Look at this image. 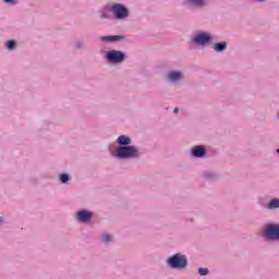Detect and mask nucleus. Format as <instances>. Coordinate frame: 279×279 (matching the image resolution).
<instances>
[{"label":"nucleus","mask_w":279,"mask_h":279,"mask_svg":"<svg viewBox=\"0 0 279 279\" xmlns=\"http://www.w3.org/2000/svg\"><path fill=\"white\" fill-rule=\"evenodd\" d=\"M166 265L169 269L182 271L189 267V257L182 253H175L167 258Z\"/></svg>","instance_id":"f257e3e1"},{"label":"nucleus","mask_w":279,"mask_h":279,"mask_svg":"<svg viewBox=\"0 0 279 279\" xmlns=\"http://www.w3.org/2000/svg\"><path fill=\"white\" fill-rule=\"evenodd\" d=\"M262 236L266 243H275V241H279V223L268 222L264 225Z\"/></svg>","instance_id":"f03ea898"},{"label":"nucleus","mask_w":279,"mask_h":279,"mask_svg":"<svg viewBox=\"0 0 279 279\" xmlns=\"http://www.w3.org/2000/svg\"><path fill=\"white\" fill-rule=\"evenodd\" d=\"M113 156L117 158H138V148L135 146H120L113 151Z\"/></svg>","instance_id":"7ed1b4c3"},{"label":"nucleus","mask_w":279,"mask_h":279,"mask_svg":"<svg viewBox=\"0 0 279 279\" xmlns=\"http://www.w3.org/2000/svg\"><path fill=\"white\" fill-rule=\"evenodd\" d=\"M111 12L119 20L128 19V14H130V11L123 4H113Z\"/></svg>","instance_id":"20e7f679"},{"label":"nucleus","mask_w":279,"mask_h":279,"mask_svg":"<svg viewBox=\"0 0 279 279\" xmlns=\"http://www.w3.org/2000/svg\"><path fill=\"white\" fill-rule=\"evenodd\" d=\"M93 217H95V214L90 210H78L76 213L78 223H88L92 221Z\"/></svg>","instance_id":"39448f33"},{"label":"nucleus","mask_w":279,"mask_h":279,"mask_svg":"<svg viewBox=\"0 0 279 279\" xmlns=\"http://www.w3.org/2000/svg\"><path fill=\"white\" fill-rule=\"evenodd\" d=\"M107 60L114 63L123 62L125 60V54L119 50H111L107 53Z\"/></svg>","instance_id":"423d86ee"},{"label":"nucleus","mask_w":279,"mask_h":279,"mask_svg":"<svg viewBox=\"0 0 279 279\" xmlns=\"http://www.w3.org/2000/svg\"><path fill=\"white\" fill-rule=\"evenodd\" d=\"M210 40H213V37L207 33H199L194 37V43H196V45H206L207 43H210Z\"/></svg>","instance_id":"0eeeda50"},{"label":"nucleus","mask_w":279,"mask_h":279,"mask_svg":"<svg viewBox=\"0 0 279 279\" xmlns=\"http://www.w3.org/2000/svg\"><path fill=\"white\" fill-rule=\"evenodd\" d=\"M206 154V148L204 146H195L192 149V156H195V158H202Z\"/></svg>","instance_id":"6e6552de"},{"label":"nucleus","mask_w":279,"mask_h":279,"mask_svg":"<svg viewBox=\"0 0 279 279\" xmlns=\"http://www.w3.org/2000/svg\"><path fill=\"white\" fill-rule=\"evenodd\" d=\"M117 143H118V145H122L123 147H125L126 145H131L132 140H130V137H128L125 135H120L117 138Z\"/></svg>","instance_id":"1a4fd4ad"},{"label":"nucleus","mask_w":279,"mask_h":279,"mask_svg":"<svg viewBox=\"0 0 279 279\" xmlns=\"http://www.w3.org/2000/svg\"><path fill=\"white\" fill-rule=\"evenodd\" d=\"M170 82H178V80H182V73L180 72H171L168 74Z\"/></svg>","instance_id":"9d476101"},{"label":"nucleus","mask_w":279,"mask_h":279,"mask_svg":"<svg viewBox=\"0 0 279 279\" xmlns=\"http://www.w3.org/2000/svg\"><path fill=\"white\" fill-rule=\"evenodd\" d=\"M190 5H196V8H202L206 5V0H186Z\"/></svg>","instance_id":"9b49d317"},{"label":"nucleus","mask_w":279,"mask_h":279,"mask_svg":"<svg viewBox=\"0 0 279 279\" xmlns=\"http://www.w3.org/2000/svg\"><path fill=\"white\" fill-rule=\"evenodd\" d=\"M227 47H228V44H226V41L218 43V44L214 45L215 51H218V52L219 51H226Z\"/></svg>","instance_id":"f8f14e48"},{"label":"nucleus","mask_w":279,"mask_h":279,"mask_svg":"<svg viewBox=\"0 0 279 279\" xmlns=\"http://www.w3.org/2000/svg\"><path fill=\"white\" fill-rule=\"evenodd\" d=\"M121 36H106V37H102L101 40L104 43H114L117 40H121Z\"/></svg>","instance_id":"ddd939ff"},{"label":"nucleus","mask_w":279,"mask_h":279,"mask_svg":"<svg viewBox=\"0 0 279 279\" xmlns=\"http://www.w3.org/2000/svg\"><path fill=\"white\" fill-rule=\"evenodd\" d=\"M100 241H101L102 243H112V241H113L112 234H110V233H104V234L101 235V238H100Z\"/></svg>","instance_id":"4468645a"},{"label":"nucleus","mask_w":279,"mask_h":279,"mask_svg":"<svg viewBox=\"0 0 279 279\" xmlns=\"http://www.w3.org/2000/svg\"><path fill=\"white\" fill-rule=\"evenodd\" d=\"M268 208L270 210H274L276 208H279V199L278 198H275V199H271L268 204Z\"/></svg>","instance_id":"2eb2a0df"},{"label":"nucleus","mask_w":279,"mask_h":279,"mask_svg":"<svg viewBox=\"0 0 279 279\" xmlns=\"http://www.w3.org/2000/svg\"><path fill=\"white\" fill-rule=\"evenodd\" d=\"M198 274L201 276H208V274H210V270L208 268H198Z\"/></svg>","instance_id":"dca6fc26"},{"label":"nucleus","mask_w":279,"mask_h":279,"mask_svg":"<svg viewBox=\"0 0 279 279\" xmlns=\"http://www.w3.org/2000/svg\"><path fill=\"white\" fill-rule=\"evenodd\" d=\"M7 47H8V49H14V47H16V41H14V40H9V41L7 43Z\"/></svg>","instance_id":"f3484780"},{"label":"nucleus","mask_w":279,"mask_h":279,"mask_svg":"<svg viewBox=\"0 0 279 279\" xmlns=\"http://www.w3.org/2000/svg\"><path fill=\"white\" fill-rule=\"evenodd\" d=\"M60 181L64 184L69 182V174H61L60 175Z\"/></svg>","instance_id":"a211bd4d"},{"label":"nucleus","mask_w":279,"mask_h":279,"mask_svg":"<svg viewBox=\"0 0 279 279\" xmlns=\"http://www.w3.org/2000/svg\"><path fill=\"white\" fill-rule=\"evenodd\" d=\"M4 1H5V3H12V4L16 3L15 0H4Z\"/></svg>","instance_id":"6ab92c4d"},{"label":"nucleus","mask_w":279,"mask_h":279,"mask_svg":"<svg viewBox=\"0 0 279 279\" xmlns=\"http://www.w3.org/2000/svg\"><path fill=\"white\" fill-rule=\"evenodd\" d=\"M101 19H108V14L102 13Z\"/></svg>","instance_id":"aec40b11"},{"label":"nucleus","mask_w":279,"mask_h":279,"mask_svg":"<svg viewBox=\"0 0 279 279\" xmlns=\"http://www.w3.org/2000/svg\"><path fill=\"white\" fill-rule=\"evenodd\" d=\"M3 221H4L3 217L0 216V226H2Z\"/></svg>","instance_id":"412c9836"},{"label":"nucleus","mask_w":279,"mask_h":279,"mask_svg":"<svg viewBox=\"0 0 279 279\" xmlns=\"http://www.w3.org/2000/svg\"><path fill=\"white\" fill-rule=\"evenodd\" d=\"M174 112L178 113L180 112V109L178 107L174 108Z\"/></svg>","instance_id":"4be33fe9"},{"label":"nucleus","mask_w":279,"mask_h":279,"mask_svg":"<svg viewBox=\"0 0 279 279\" xmlns=\"http://www.w3.org/2000/svg\"><path fill=\"white\" fill-rule=\"evenodd\" d=\"M277 154H279V148L277 149Z\"/></svg>","instance_id":"5701e85b"}]
</instances>
